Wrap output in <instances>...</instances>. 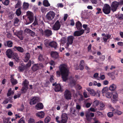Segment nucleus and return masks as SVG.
<instances>
[{
	"mask_svg": "<svg viewBox=\"0 0 123 123\" xmlns=\"http://www.w3.org/2000/svg\"><path fill=\"white\" fill-rule=\"evenodd\" d=\"M32 70L34 71H35L39 68V66L38 64H35L33 65L32 67Z\"/></svg>",
	"mask_w": 123,
	"mask_h": 123,
	"instance_id": "nucleus-27",
	"label": "nucleus"
},
{
	"mask_svg": "<svg viewBox=\"0 0 123 123\" xmlns=\"http://www.w3.org/2000/svg\"><path fill=\"white\" fill-rule=\"evenodd\" d=\"M50 120V118L49 117H47L45 119V123H48L49 122Z\"/></svg>",
	"mask_w": 123,
	"mask_h": 123,
	"instance_id": "nucleus-50",
	"label": "nucleus"
},
{
	"mask_svg": "<svg viewBox=\"0 0 123 123\" xmlns=\"http://www.w3.org/2000/svg\"><path fill=\"white\" fill-rule=\"evenodd\" d=\"M28 123H35V120L33 119L30 118L29 120Z\"/></svg>",
	"mask_w": 123,
	"mask_h": 123,
	"instance_id": "nucleus-55",
	"label": "nucleus"
},
{
	"mask_svg": "<svg viewBox=\"0 0 123 123\" xmlns=\"http://www.w3.org/2000/svg\"><path fill=\"white\" fill-rule=\"evenodd\" d=\"M19 72H23L24 69V67L23 66H19L18 68Z\"/></svg>",
	"mask_w": 123,
	"mask_h": 123,
	"instance_id": "nucleus-49",
	"label": "nucleus"
},
{
	"mask_svg": "<svg viewBox=\"0 0 123 123\" xmlns=\"http://www.w3.org/2000/svg\"><path fill=\"white\" fill-rule=\"evenodd\" d=\"M45 35L46 36L48 37L51 36L52 34V31L49 30H46L44 31Z\"/></svg>",
	"mask_w": 123,
	"mask_h": 123,
	"instance_id": "nucleus-23",
	"label": "nucleus"
},
{
	"mask_svg": "<svg viewBox=\"0 0 123 123\" xmlns=\"http://www.w3.org/2000/svg\"><path fill=\"white\" fill-rule=\"evenodd\" d=\"M55 13L52 11H50L46 15V18L49 20H52L54 18Z\"/></svg>",
	"mask_w": 123,
	"mask_h": 123,
	"instance_id": "nucleus-3",
	"label": "nucleus"
},
{
	"mask_svg": "<svg viewBox=\"0 0 123 123\" xmlns=\"http://www.w3.org/2000/svg\"><path fill=\"white\" fill-rule=\"evenodd\" d=\"M29 6V4L27 3L24 2L23 4V7L25 9H26L28 8Z\"/></svg>",
	"mask_w": 123,
	"mask_h": 123,
	"instance_id": "nucleus-47",
	"label": "nucleus"
},
{
	"mask_svg": "<svg viewBox=\"0 0 123 123\" xmlns=\"http://www.w3.org/2000/svg\"><path fill=\"white\" fill-rule=\"evenodd\" d=\"M11 83L13 85H15L18 83L16 79H15L13 78H12V76H11Z\"/></svg>",
	"mask_w": 123,
	"mask_h": 123,
	"instance_id": "nucleus-34",
	"label": "nucleus"
},
{
	"mask_svg": "<svg viewBox=\"0 0 123 123\" xmlns=\"http://www.w3.org/2000/svg\"><path fill=\"white\" fill-rule=\"evenodd\" d=\"M59 118V117L57 116L56 117V121L57 123H66L68 119L67 114L65 113H63L62 114L61 120L60 121L58 120Z\"/></svg>",
	"mask_w": 123,
	"mask_h": 123,
	"instance_id": "nucleus-2",
	"label": "nucleus"
},
{
	"mask_svg": "<svg viewBox=\"0 0 123 123\" xmlns=\"http://www.w3.org/2000/svg\"><path fill=\"white\" fill-rule=\"evenodd\" d=\"M49 46L54 47L55 49L57 47V43L54 41L50 43L49 44Z\"/></svg>",
	"mask_w": 123,
	"mask_h": 123,
	"instance_id": "nucleus-26",
	"label": "nucleus"
},
{
	"mask_svg": "<svg viewBox=\"0 0 123 123\" xmlns=\"http://www.w3.org/2000/svg\"><path fill=\"white\" fill-rule=\"evenodd\" d=\"M9 119L7 118H5L3 119L4 123H9Z\"/></svg>",
	"mask_w": 123,
	"mask_h": 123,
	"instance_id": "nucleus-56",
	"label": "nucleus"
},
{
	"mask_svg": "<svg viewBox=\"0 0 123 123\" xmlns=\"http://www.w3.org/2000/svg\"><path fill=\"white\" fill-rule=\"evenodd\" d=\"M28 88V87L26 88L25 87L23 86L22 88L21 89V92L22 93H25Z\"/></svg>",
	"mask_w": 123,
	"mask_h": 123,
	"instance_id": "nucleus-43",
	"label": "nucleus"
},
{
	"mask_svg": "<svg viewBox=\"0 0 123 123\" xmlns=\"http://www.w3.org/2000/svg\"><path fill=\"white\" fill-rule=\"evenodd\" d=\"M105 96L107 98H110L112 97L111 93L109 92H107L105 94Z\"/></svg>",
	"mask_w": 123,
	"mask_h": 123,
	"instance_id": "nucleus-38",
	"label": "nucleus"
},
{
	"mask_svg": "<svg viewBox=\"0 0 123 123\" xmlns=\"http://www.w3.org/2000/svg\"><path fill=\"white\" fill-rule=\"evenodd\" d=\"M39 101V98L38 97H34L32 99L30 102V104L33 105L36 104Z\"/></svg>",
	"mask_w": 123,
	"mask_h": 123,
	"instance_id": "nucleus-12",
	"label": "nucleus"
},
{
	"mask_svg": "<svg viewBox=\"0 0 123 123\" xmlns=\"http://www.w3.org/2000/svg\"><path fill=\"white\" fill-rule=\"evenodd\" d=\"M83 94L84 97L85 98H86L89 97V95L87 94V92L85 91L83 92Z\"/></svg>",
	"mask_w": 123,
	"mask_h": 123,
	"instance_id": "nucleus-57",
	"label": "nucleus"
},
{
	"mask_svg": "<svg viewBox=\"0 0 123 123\" xmlns=\"http://www.w3.org/2000/svg\"><path fill=\"white\" fill-rule=\"evenodd\" d=\"M21 2L20 1H18L17 3L15 6V8H16L19 7V6L21 4Z\"/></svg>",
	"mask_w": 123,
	"mask_h": 123,
	"instance_id": "nucleus-53",
	"label": "nucleus"
},
{
	"mask_svg": "<svg viewBox=\"0 0 123 123\" xmlns=\"http://www.w3.org/2000/svg\"><path fill=\"white\" fill-rule=\"evenodd\" d=\"M21 95L20 93H18L17 94L15 95L14 97V99H16L18 98Z\"/></svg>",
	"mask_w": 123,
	"mask_h": 123,
	"instance_id": "nucleus-60",
	"label": "nucleus"
},
{
	"mask_svg": "<svg viewBox=\"0 0 123 123\" xmlns=\"http://www.w3.org/2000/svg\"><path fill=\"white\" fill-rule=\"evenodd\" d=\"M64 96L66 99H70L71 97V93L69 90H66L65 92Z\"/></svg>",
	"mask_w": 123,
	"mask_h": 123,
	"instance_id": "nucleus-11",
	"label": "nucleus"
},
{
	"mask_svg": "<svg viewBox=\"0 0 123 123\" xmlns=\"http://www.w3.org/2000/svg\"><path fill=\"white\" fill-rule=\"evenodd\" d=\"M26 15L27 18H28L29 20V23L32 22L34 19L33 13L31 12L28 11L26 12Z\"/></svg>",
	"mask_w": 123,
	"mask_h": 123,
	"instance_id": "nucleus-5",
	"label": "nucleus"
},
{
	"mask_svg": "<svg viewBox=\"0 0 123 123\" xmlns=\"http://www.w3.org/2000/svg\"><path fill=\"white\" fill-rule=\"evenodd\" d=\"M7 45L8 47H11L12 46L13 43L11 41H9L6 42Z\"/></svg>",
	"mask_w": 123,
	"mask_h": 123,
	"instance_id": "nucleus-39",
	"label": "nucleus"
},
{
	"mask_svg": "<svg viewBox=\"0 0 123 123\" xmlns=\"http://www.w3.org/2000/svg\"><path fill=\"white\" fill-rule=\"evenodd\" d=\"M12 89L11 88L9 89L7 93V96H9L11 95H13L14 93V92L13 91H11Z\"/></svg>",
	"mask_w": 123,
	"mask_h": 123,
	"instance_id": "nucleus-37",
	"label": "nucleus"
},
{
	"mask_svg": "<svg viewBox=\"0 0 123 123\" xmlns=\"http://www.w3.org/2000/svg\"><path fill=\"white\" fill-rule=\"evenodd\" d=\"M76 27L78 30L80 29L82 27V25L81 23L79 21H78L76 23Z\"/></svg>",
	"mask_w": 123,
	"mask_h": 123,
	"instance_id": "nucleus-30",
	"label": "nucleus"
},
{
	"mask_svg": "<svg viewBox=\"0 0 123 123\" xmlns=\"http://www.w3.org/2000/svg\"><path fill=\"white\" fill-rule=\"evenodd\" d=\"M13 58L17 62L18 61L19 59V56L17 54L14 53L12 55Z\"/></svg>",
	"mask_w": 123,
	"mask_h": 123,
	"instance_id": "nucleus-28",
	"label": "nucleus"
},
{
	"mask_svg": "<svg viewBox=\"0 0 123 123\" xmlns=\"http://www.w3.org/2000/svg\"><path fill=\"white\" fill-rule=\"evenodd\" d=\"M99 102L98 100H95L93 102L92 105L93 107L95 108L99 105Z\"/></svg>",
	"mask_w": 123,
	"mask_h": 123,
	"instance_id": "nucleus-35",
	"label": "nucleus"
},
{
	"mask_svg": "<svg viewBox=\"0 0 123 123\" xmlns=\"http://www.w3.org/2000/svg\"><path fill=\"white\" fill-rule=\"evenodd\" d=\"M38 58V60L40 61H43L44 60V56L43 55L40 54L39 55Z\"/></svg>",
	"mask_w": 123,
	"mask_h": 123,
	"instance_id": "nucleus-48",
	"label": "nucleus"
},
{
	"mask_svg": "<svg viewBox=\"0 0 123 123\" xmlns=\"http://www.w3.org/2000/svg\"><path fill=\"white\" fill-rule=\"evenodd\" d=\"M31 65V61L30 60L28 62V63L26 64L25 66V67L27 68L30 67Z\"/></svg>",
	"mask_w": 123,
	"mask_h": 123,
	"instance_id": "nucleus-59",
	"label": "nucleus"
},
{
	"mask_svg": "<svg viewBox=\"0 0 123 123\" xmlns=\"http://www.w3.org/2000/svg\"><path fill=\"white\" fill-rule=\"evenodd\" d=\"M105 78V76L104 75H100V77H98L97 80H104Z\"/></svg>",
	"mask_w": 123,
	"mask_h": 123,
	"instance_id": "nucleus-46",
	"label": "nucleus"
},
{
	"mask_svg": "<svg viewBox=\"0 0 123 123\" xmlns=\"http://www.w3.org/2000/svg\"><path fill=\"white\" fill-rule=\"evenodd\" d=\"M77 79H76L75 78H73L70 80V83L71 86H74L75 84V83L77 81Z\"/></svg>",
	"mask_w": 123,
	"mask_h": 123,
	"instance_id": "nucleus-31",
	"label": "nucleus"
},
{
	"mask_svg": "<svg viewBox=\"0 0 123 123\" xmlns=\"http://www.w3.org/2000/svg\"><path fill=\"white\" fill-rule=\"evenodd\" d=\"M102 36H104L103 38V40L105 42H106L107 40L111 37V35L109 34L105 35V33H103L101 35Z\"/></svg>",
	"mask_w": 123,
	"mask_h": 123,
	"instance_id": "nucleus-18",
	"label": "nucleus"
},
{
	"mask_svg": "<svg viewBox=\"0 0 123 123\" xmlns=\"http://www.w3.org/2000/svg\"><path fill=\"white\" fill-rule=\"evenodd\" d=\"M61 25L59 21L58 20L55 23L52 27V29L54 31L58 30L60 28Z\"/></svg>",
	"mask_w": 123,
	"mask_h": 123,
	"instance_id": "nucleus-8",
	"label": "nucleus"
},
{
	"mask_svg": "<svg viewBox=\"0 0 123 123\" xmlns=\"http://www.w3.org/2000/svg\"><path fill=\"white\" fill-rule=\"evenodd\" d=\"M16 13L18 16H19L21 14V12L20 10V8H18L16 11Z\"/></svg>",
	"mask_w": 123,
	"mask_h": 123,
	"instance_id": "nucleus-40",
	"label": "nucleus"
},
{
	"mask_svg": "<svg viewBox=\"0 0 123 123\" xmlns=\"http://www.w3.org/2000/svg\"><path fill=\"white\" fill-rule=\"evenodd\" d=\"M50 43L49 40L48 39H46L44 41V43L46 46L49 45V44Z\"/></svg>",
	"mask_w": 123,
	"mask_h": 123,
	"instance_id": "nucleus-51",
	"label": "nucleus"
},
{
	"mask_svg": "<svg viewBox=\"0 0 123 123\" xmlns=\"http://www.w3.org/2000/svg\"><path fill=\"white\" fill-rule=\"evenodd\" d=\"M55 90L56 92L62 91V88L60 84H57L55 85Z\"/></svg>",
	"mask_w": 123,
	"mask_h": 123,
	"instance_id": "nucleus-20",
	"label": "nucleus"
},
{
	"mask_svg": "<svg viewBox=\"0 0 123 123\" xmlns=\"http://www.w3.org/2000/svg\"><path fill=\"white\" fill-rule=\"evenodd\" d=\"M19 20L18 18H15L14 21V25H17L16 24H18L19 22Z\"/></svg>",
	"mask_w": 123,
	"mask_h": 123,
	"instance_id": "nucleus-42",
	"label": "nucleus"
},
{
	"mask_svg": "<svg viewBox=\"0 0 123 123\" xmlns=\"http://www.w3.org/2000/svg\"><path fill=\"white\" fill-rule=\"evenodd\" d=\"M103 12L105 14H108L110 13L111 11V7L110 5L107 4H105L103 9Z\"/></svg>",
	"mask_w": 123,
	"mask_h": 123,
	"instance_id": "nucleus-4",
	"label": "nucleus"
},
{
	"mask_svg": "<svg viewBox=\"0 0 123 123\" xmlns=\"http://www.w3.org/2000/svg\"><path fill=\"white\" fill-rule=\"evenodd\" d=\"M18 123H25L24 119L23 118H22L19 121Z\"/></svg>",
	"mask_w": 123,
	"mask_h": 123,
	"instance_id": "nucleus-63",
	"label": "nucleus"
},
{
	"mask_svg": "<svg viewBox=\"0 0 123 123\" xmlns=\"http://www.w3.org/2000/svg\"><path fill=\"white\" fill-rule=\"evenodd\" d=\"M86 90L92 96H94L96 95V92L93 89L90 88H88L86 89Z\"/></svg>",
	"mask_w": 123,
	"mask_h": 123,
	"instance_id": "nucleus-19",
	"label": "nucleus"
},
{
	"mask_svg": "<svg viewBox=\"0 0 123 123\" xmlns=\"http://www.w3.org/2000/svg\"><path fill=\"white\" fill-rule=\"evenodd\" d=\"M13 49L15 50H16L15 49H16L18 51L21 53H23L24 52V49L22 47H21L15 46L13 48Z\"/></svg>",
	"mask_w": 123,
	"mask_h": 123,
	"instance_id": "nucleus-22",
	"label": "nucleus"
},
{
	"mask_svg": "<svg viewBox=\"0 0 123 123\" xmlns=\"http://www.w3.org/2000/svg\"><path fill=\"white\" fill-rule=\"evenodd\" d=\"M30 57V54L29 53H27L25 54V61L26 62L29 59Z\"/></svg>",
	"mask_w": 123,
	"mask_h": 123,
	"instance_id": "nucleus-29",
	"label": "nucleus"
},
{
	"mask_svg": "<svg viewBox=\"0 0 123 123\" xmlns=\"http://www.w3.org/2000/svg\"><path fill=\"white\" fill-rule=\"evenodd\" d=\"M118 71L116 70L112 72L108 73L107 75L109 76L112 78L113 79H114L115 77H117L118 76Z\"/></svg>",
	"mask_w": 123,
	"mask_h": 123,
	"instance_id": "nucleus-10",
	"label": "nucleus"
},
{
	"mask_svg": "<svg viewBox=\"0 0 123 123\" xmlns=\"http://www.w3.org/2000/svg\"><path fill=\"white\" fill-rule=\"evenodd\" d=\"M118 94L116 92L115 94H113L112 98L111 99L112 102L114 103H115L118 100Z\"/></svg>",
	"mask_w": 123,
	"mask_h": 123,
	"instance_id": "nucleus-17",
	"label": "nucleus"
},
{
	"mask_svg": "<svg viewBox=\"0 0 123 123\" xmlns=\"http://www.w3.org/2000/svg\"><path fill=\"white\" fill-rule=\"evenodd\" d=\"M76 109L75 108L72 107L70 109V112L71 113L73 114L76 111Z\"/></svg>",
	"mask_w": 123,
	"mask_h": 123,
	"instance_id": "nucleus-41",
	"label": "nucleus"
},
{
	"mask_svg": "<svg viewBox=\"0 0 123 123\" xmlns=\"http://www.w3.org/2000/svg\"><path fill=\"white\" fill-rule=\"evenodd\" d=\"M92 3L93 4H96L98 2L97 0H90Z\"/></svg>",
	"mask_w": 123,
	"mask_h": 123,
	"instance_id": "nucleus-62",
	"label": "nucleus"
},
{
	"mask_svg": "<svg viewBox=\"0 0 123 123\" xmlns=\"http://www.w3.org/2000/svg\"><path fill=\"white\" fill-rule=\"evenodd\" d=\"M96 9L98 11L96 13V14H97L102 13V11L101 8H96Z\"/></svg>",
	"mask_w": 123,
	"mask_h": 123,
	"instance_id": "nucleus-54",
	"label": "nucleus"
},
{
	"mask_svg": "<svg viewBox=\"0 0 123 123\" xmlns=\"http://www.w3.org/2000/svg\"><path fill=\"white\" fill-rule=\"evenodd\" d=\"M59 69L63 80L65 81L68 79L69 70L65 65H61L59 67Z\"/></svg>",
	"mask_w": 123,
	"mask_h": 123,
	"instance_id": "nucleus-1",
	"label": "nucleus"
},
{
	"mask_svg": "<svg viewBox=\"0 0 123 123\" xmlns=\"http://www.w3.org/2000/svg\"><path fill=\"white\" fill-rule=\"evenodd\" d=\"M61 42L63 44L66 43V39L65 38H63L61 39Z\"/></svg>",
	"mask_w": 123,
	"mask_h": 123,
	"instance_id": "nucleus-61",
	"label": "nucleus"
},
{
	"mask_svg": "<svg viewBox=\"0 0 123 123\" xmlns=\"http://www.w3.org/2000/svg\"><path fill=\"white\" fill-rule=\"evenodd\" d=\"M86 107L87 108L89 107L92 104V100L90 98H88L86 100Z\"/></svg>",
	"mask_w": 123,
	"mask_h": 123,
	"instance_id": "nucleus-16",
	"label": "nucleus"
},
{
	"mask_svg": "<svg viewBox=\"0 0 123 123\" xmlns=\"http://www.w3.org/2000/svg\"><path fill=\"white\" fill-rule=\"evenodd\" d=\"M51 55L52 57L55 58H57L59 56L58 53L56 52H52Z\"/></svg>",
	"mask_w": 123,
	"mask_h": 123,
	"instance_id": "nucleus-25",
	"label": "nucleus"
},
{
	"mask_svg": "<svg viewBox=\"0 0 123 123\" xmlns=\"http://www.w3.org/2000/svg\"><path fill=\"white\" fill-rule=\"evenodd\" d=\"M116 88V85L115 84H112L110 86L109 89L110 91H115Z\"/></svg>",
	"mask_w": 123,
	"mask_h": 123,
	"instance_id": "nucleus-21",
	"label": "nucleus"
},
{
	"mask_svg": "<svg viewBox=\"0 0 123 123\" xmlns=\"http://www.w3.org/2000/svg\"><path fill=\"white\" fill-rule=\"evenodd\" d=\"M119 4L120 5V2L116 1L113 2L111 5V10L113 12L116 11Z\"/></svg>",
	"mask_w": 123,
	"mask_h": 123,
	"instance_id": "nucleus-7",
	"label": "nucleus"
},
{
	"mask_svg": "<svg viewBox=\"0 0 123 123\" xmlns=\"http://www.w3.org/2000/svg\"><path fill=\"white\" fill-rule=\"evenodd\" d=\"M108 90V88L107 87H105L102 90V93H104L106 92Z\"/></svg>",
	"mask_w": 123,
	"mask_h": 123,
	"instance_id": "nucleus-45",
	"label": "nucleus"
},
{
	"mask_svg": "<svg viewBox=\"0 0 123 123\" xmlns=\"http://www.w3.org/2000/svg\"><path fill=\"white\" fill-rule=\"evenodd\" d=\"M109 108L111 111L113 112V113L115 114L119 115L122 113V112L117 109H114L113 107H112L111 105H109Z\"/></svg>",
	"mask_w": 123,
	"mask_h": 123,
	"instance_id": "nucleus-6",
	"label": "nucleus"
},
{
	"mask_svg": "<svg viewBox=\"0 0 123 123\" xmlns=\"http://www.w3.org/2000/svg\"><path fill=\"white\" fill-rule=\"evenodd\" d=\"M16 35L21 40H23V38L22 36V31L18 32Z\"/></svg>",
	"mask_w": 123,
	"mask_h": 123,
	"instance_id": "nucleus-33",
	"label": "nucleus"
},
{
	"mask_svg": "<svg viewBox=\"0 0 123 123\" xmlns=\"http://www.w3.org/2000/svg\"><path fill=\"white\" fill-rule=\"evenodd\" d=\"M74 37L73 36H70L68 37L67 38V42L66 43V47L68 48L69 45L71 44L74 39Z\"/></svg>",
	"mask_w": 123,
	"mask_h": 123,
	"instance_id": "nucleus-9",
	"label": "nucleus"
},
{
	"mask_svg": "<svg viewBox=\"0 0 123 123\" xmlns=\"http://www.w3.org/2000/svg\"><path fill=\"white\" fill-rule=\"evenodd\" d=\"M100 107L101 110H102L104 109V108L105 107V105L103 103L100 102Z\"/></svg>",
	"mask_w": 123,
	"mask_h": 123,
	"instance_id": "nucleus-52",
	"label": "nucleus"
},
{
	"mask_svg": "<svg viewBox=\"0 0 123 123\" xmlns=\"http://www.w3.org/2000/svg\"><path fill=\"white\" fill-rule=\"evenodd\" d=\"M43 4L44 6L46 7L49 6H50V4L47 0H44L43 1Z\"/></svg>",
	"mask_w": 123,
	"mask_h": 123,
	"instance_id": "nucleus-36",
	"label": "nucleus"
},
{
	"mask_svg": "<svg viewBox=\"0 0 123 123\" xmlns=\"http://www.w3.org/2000/svg\"><path fill=\"white\" fill-rule=\"evenodd\" d=\"M13 53L12 50L10 49H7L6 52V54L8 57L9 58H11Z\"/></svg>",
	"mask_w": 123,
	"mask_h": 123,
	"instance_id": "nucleus-14",
	"label": "nucleus"
},
{
	"mask_svg": "<svg viewBox=\"0 0 123 123\" xmlns=\"http://www.w3.org/2000/svg\"><path fill=\"white\" fill-rule=\"evenodd\" d=\"M9 2V0H5V1H2V3L6 5H8Z\"/></svg>",
	"mask_w": 123,
	"mask_h": 123,
	"instance_id": "nucleus-58",
	"label": "nucleus"
},
{
	"mask_svg": "<svg viewBox=\"0 0 123 123\" xmlns=\"http://www.w3.org/2000/svg\"><path fill=\"white\" fill-rule=\"evenodd\" d=\"M29 82L27 80L25 79L24 81L23 82L22 85L23 86L25 87L26 88H28V85Z\"/></svg>",
	"mask_w": 123,
	"mask_h": 123,
	"instance_id": "nucleus-32",
	"label": "nucleus"
},
{
	"mask_svg": "<svg viewBox=\"0 0 123 123\" xmlns=\"http://www.w3.org/2000/svg\"><path fill=\"white\" fill-rule=\"evenodd\" d=\"M35 108L37 110L41 109L43 108V105L42 103H39L36 105Z\"/></svg>",
	"mask_w": 123,
	"mask_h": 123,
	"instance_id": "nucleus-24",
	"label": "nucleus"
},
{
	"mask_svg": "<svg viewBox=\"0 0 123 123\" xmlns=\"http://www.w3.org/2000/svg\"><path fill=\"white\" fill-rule=\"evenodd\" d=\"M93 120L94 121V122L92 123H101L99 120L95 118L93 119Z\"/></svg>",
	"mask_w": 123,
	"mask_h": 123,
	"instance_id": "nucleus-64",
	"label": "nucleus"
},
{
	"mask_svg": "<svg viewBox=\"0 0 123 123\" xmlns=\"http://www.w3.org/2000/svg\"><path fill=\"white\" fill-rule=\"evenodd\" d=\"M44 115L45 113L43 111L39 112L36 113V116L40 118H43Z\"/></svg>",
	"mask_w": 123,
	"mask_h": 123,
	"instance_id": "nucleus-15",
	"label": "nucleus"
},
{
	"mask_svg": "<svg viewBox=\"0 0 123 123\" xmlns=\"http://www.w3.org/2000/svg\"><path fill=\"white\" fill-rule=\"evenodd\" d=\"M84 30L82 29L79 31H75L74 33V36H80L82 34L84 33Z\"/></svg>",
	"mask_w": 123,
	"mask_h": 123,
	"instance_id": "nucleus-13",
	"label": "nucleus"
},
{
	"mask_svg": "<svg viewBox=\"0 0 123 123\" xmlns=\"http://www.w3.org/2000/svg\"><path fill=\"white\" fill-rule=\"evenodd\" d=\"M93 85L94 86H97L98 87H99L101 86V84L100 83H97V82L95 81H94L93 82Z\"/></svg>",
	"mask_w": 123,
	"mask_h": 123,
	"instance_id": "nucleus-44",
	"label": "nucleus"
}]
</instances>
